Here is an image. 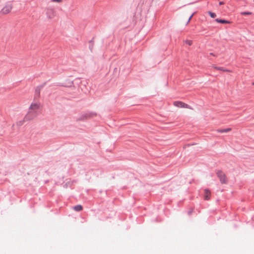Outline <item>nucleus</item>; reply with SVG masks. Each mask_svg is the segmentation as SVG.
Instances as JSON below:
<instances>
[{"instance_id":"obj_1","label":"nucleus","mask_w":254,"mask_h":254,"mask_svg":"<svg viewBox=\"0 0 254 254\" xmlns=\"http://www.w3.org/2000/svg\"><path fill=\"white\" fill-rule=\"evenodd\" d=\"M38 115V113L33 112L29 110L25 116L22 121H19L17 124L18 126H21L23 124L24 122L29 121L34 119Z\"/></svg>"},{"instance_id":"obj_2","label":"nucleus","mask_w":254,"mask_h":254,"mask_svg":"<svg viewBox=\"0 0 254 254\" xmlns=\"http://www.w3.org/2000/svg\"><path fill=\"white\" fill-rule=\"evenodd\" d=\"M173 105H174V106H175V107H178V108H188V109H191V110L192 109V108L190 106H189V105H188L182 101H174L173 102Z\"/></svg>"},{"instance_id":"obj_3","label":"nucleus","mask_w":254,"mask_h":254,"mask_svg":"<svg viewBox=\"0 0 254 254\" xmlns=\"http://www.w3.org/2000/svg\"><path fill=\"white\" fill-rule=\"evenodd\" d=\"M41 105L39 102H34L31 103L29 107V110L33 112L38 113V111L40 109Z\"/></svg>"},{"instance_id":"obj_4","label":"nucleus","mask_w":254,"mask_h":254,"mask_svg":"<svg viewBox=\"0 0 254 254\" xmlns=\"http://www.w3.org/2000/svg\"><path fill=\"white\" fill-rule=\"evenodd\" d=\"M217 175L222 184H226L227 183L226 176L223 172L221 171H218Z\"/></svg>"},{"instance_id":"obj_5","label":"nucleus","mask_w":254,"mask_h":254,"mask_svg":"<svg viewBox=\"0 0 254 254\" xmlns=\"http://www.w3.org/2000/svg\"><path fill=\"white\" fill-rule=\"evenodd\" d=\"M12 8L11 4H6L1 9V13L2 14H6L11 11Z\"/></svg>"},{"instance_id":"obj_6","label":"nucleus","mask_w":254,"mask_h":254,"mask_svg":"<svg viewBox=\"0 0 254 254\" xmlns=\"http://www.w3.org/2000/svg\"><path fill=\"white\" fill-rule=\"evenodd\" d=\"M211 192L208 190H205L204 197L205 200H209L210 197Z\"/></svg>"},{"instance_id":"obj_7","label":"nucleus","mask_w":254,"mask_h":254,"mask_svg":"<svg viewBox=\"0 0 254 254\" xmlns=\"http://www.w3.org/2000/svg\"><path fill=\"white\" fill-rule=\"evenodd\" d=\"M213 67L217 70H221L224 72H231L230 70L225 69L223 67H217L216 66H213Z\"/></svg>"},{"instance_id":"obj_8","label":"nucleus","mask_w":254,"mask_h":254,"mask_svg":"<svg viewBox=\"0 0 254 254\" xmlns=\"http://www.w3.org/2000/svg\"><path fill=\"white\" fill-rule=\"evenodd\" d=\"M96 116V114L95 113H87L85 115H84V119H88V118H92V117H95Z\"/></svg>"},{"instance_id":"obj_9","label":"nucleus","mask_w":254,"mask_h":254,"mask_svg":"<svg viewBox=\"0 0 254 254\" xmlns=\"http://www.w3.org/2000/svg\"><path fill=\"white\" fill-rule=\"evenodd\" d=\"M231 130H232L231 128H227L223 129H219L217 130V131L218 132H220V133H224V132H229V131H231Z\"/></svg>"},{"instance_id":"obj_10","label":"nucleus","mask_w":254,"mask_h":254,"mask_svg":"<svg viewBox=\"0 0 254 254\" xmlns=\"http://www.w3.org/2000/svg\"><path fill=\"white\" fill-rule=\"evenodd\" d=\"M73 209L76 211H80L83 209V207L81 205H77L74 206Z\"/></svg>"},{"instance_id":"obj_11","label":"nucleus","mask_w":254,"mask_h":254,"mask_svg":"<svg viewBox=\"0 0 254 254\" xmlns=\"http://www.w3.org/2000/svg\"><path fill=\"white\" fill-rule=\"evenodd\" d=\"M215 21L217 22L222 23V24H227V23H230V22L227 20H222V19H216Z\"/></svg>"},{"instance_id":"obj_12","label":"nucleus","mask_w":254,"mask_h":254,"mask_svg":"<svg viewBox=\"0 0 254 254\" xmlns=\"http://www.w3.org/2000/svg\"><path fill=\"white\" fill-rule=\"evenodd\" d=\"M184 42L189 46H191L192 44V41L190 40H186L184 41Z\"/></svg>"},{"instance_id":"obj_13","label":"nucleus","mask_w":254,"mask_h":254,"mask_svg":"<svg viewBox=\"0 0 254 254\" xmlns=\"http://www.w3.org/2000/svg\"><path fill=\"white\" fill-rule=\"evenodd\" d=\"M208 13L209 14V15L211 16V17H212V18H215L216 16V14L214 12H212L211 11H208Z\"/></svg>"},{"instance_id":"obj_14","label":"nucleus","mask_w":254,"mask_h":254,"mask_svg":"<svg viewBox=\"0 0 254 254\" xmlns=\"http://www.w3.org/2000/svg\"><path fill=\"white\" fill-rule=\"evenodd\" d=\"M242 15H251L252 12L247 11V12H241Z\"/></svg>"},{"instance_id":"obj_15","label":"nucleus","mask_w":254,"mask_h":254,"mask_svg":"<svg viewBox=\"0 0 254 254\" xmlns=\"http://www.w3.org/2000/svg\"><path fill=\"white\" fill-rule=\"evenodd\" d=\"M63 1V0H51V1L52 2H61Z\"/></svg>"},{"instance_id":"obj_16","label":"nucleus","mask_w":254,"mask_h":254,"mask_svg":"<svg viewBox=\"0 0 254 254\" xmlns=\"http://www.w3.org/2000/svg\"><path fill=\"white\" fill-rule=\"evenodd\" d=\"M193 14H191V15L189 19V20H188V22H190V20L191 18L192 17V16H193Z\"/></svg>"},{"instance_id":"obj_17","label":"nucleus","mask_w":254,"mask_h":254,"mask_svg":"<svg viewBox=\"0 0 254 254\" xmlns=\"http://www.w3.org/2000/svg\"><path fill=\"white\" fill-rule=\"evenodd\" d=\"M224 4V2H223V1H220V2H219V4H220V5H222V4Z\"/></svg>"},{"instance_id":"obj_18","label":"nucleus","mask_w":254,"mask_h":254,"mask_svg":"<svg viewBox=\"0 0 254 254\" xmlns=\"http://www.w3.org/2000/svg\"><path fill=\"white\" fill-rule=\"evenodd\" d=\"M253 85H254V82L253 83Z\"/></svg>"}]
</instances>
